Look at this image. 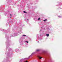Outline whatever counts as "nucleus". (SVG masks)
<instances>
[{"label":"nucleus","instance_id":"nucleus-5","mask_svg":"<svg viewBox=\"0 0 62 62\" xmlns=\"http://www.w3.org/2000/svg\"><path fill=\"white\" fill-rule=\"evenodd\" d=\"M47 21V19H45V20H43V21L44 22H45V21Z\"/></svg>","mask_w":62,"mask_h":62},{"label":"nucleus","instance_id":"nucleus-9","mask_svg":"<svg viewBox=\"0 0 62 62\" xmlns=\"http://www.w3.org/2000/svg\"><path fill=\"white\" fill-rule=\"evenodd\" d=\"M28 62V61H26V62Z\"/></svg>","mask_w":62,"mask_h":62},{"label":"nucleus","instance_id":"nucleus-2","mask_svg":"<svg viewBox=\"0 0 62 62\" xmlns=\"http://www.w3.org/2000/svg\"><path fill=\"white\" fill-rule=\"evenodd\" d=\"M46 35L47 37H49V34H47Z\"/></svg>","mask_w":62,"mask_h":62},{"label":"nucleus","instance_id":"nucleus-3","mask_svg":"<svg viewBox=\"0 0 62 62\" xmlns=\"http://www.w3.org/2000/svg\"><path fill=\"white\" fill-rule=\"evenodd\" d=\"M24 13H27V12L25 11H24L23 12Z\"/></svg>","mask_w":62,"mask_h":62},{"label":"nucleus","instance_id":"nucleus-6","mask_svg":"<svg viewBox=\"0 0 62 62\" xmlns=\"http://www.w3.org/2000/svg\"><path fill=\"white\" fill-rule=\"evenodd\" d=\"M40 20V18H39L38 19V20Z\"/></svg>","mask_w":62,"mask_h":62},{"label":"nucleus","instance_id":"nucleus-4","mask_svg":"<svg viewBox=\"0 0 62 62\" xmlns=\"http://www.w3.org/2000/svg\"><path fill=\"white\" fill-rule=\"evenodd\" d=\"M37 52H39V49H37Z\"/></svg>","mask_w":62,"mask_h":62},{"label":"nucleus","instance_id":"nucleus-1","mask_svg":"<svg viewBox=\"0 0 62 62\" xmlns=\"http://www.w3.org/2000/svg\"><path fill=\"white\" fill-rule=\"evenodd\" d=\"M38 58H39V59H41V58H42V57H39V56H38Z\"/></svg>","mask_w":62,"mask_h":62},{"label":"nucleus","instance_id":"nucleus-10","mask_svg":"<svg viewBox=\"0 0 62 62\" xmlns=\"http://www.w3.org/2000/svg\"><path fill=\"white\" fill-rule=\"evenodd\" d=\"M10 16H11V15L10 14Z\"/></svg>","mask_w":62,"mask_h":62},{"label":"nucleus","instance_id":"nucleus-11","mask_svg":"<svg viewBox=\"0 0 62 62\" xmlns=\"http://www.w3.org/2000/svg\"><path fill=\"white\" fill-rule=\"evenodd\" d=\"M27 20L28 21V19H27Z\"/></svg>","mask_w":62,"mask_h":62},{"label":"nucleus","instance_id":"nucleus-8","mask_svg":"<svg viewBox=\"0 0 62 62\" xmlns=\"http://www.w3.org/2000/svg\"><path fill=\"white\" fill-rule=\"evenodd\" d=\"M23 36H26L25 35H23Z\"/></svg>","mask_w":62,"mask_h":62},{"label":"nucleus","instance_id":"nucleus-7","mask_svg":"<svg viewBox=\"0 0 62 62\" xmlns=\"http://www.w3.org/2000/svg\"><path fill=\"white\" fill-rule=\"evenodd\" d=\"M25 42H27L28 43V41H25Z\"/></svg>","mask_w":62,"mask_h":62}]
</instances>
